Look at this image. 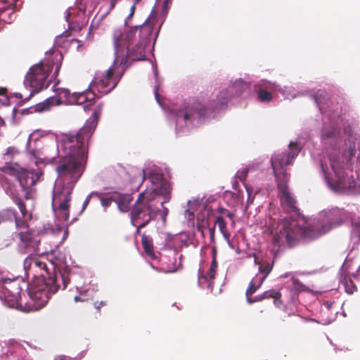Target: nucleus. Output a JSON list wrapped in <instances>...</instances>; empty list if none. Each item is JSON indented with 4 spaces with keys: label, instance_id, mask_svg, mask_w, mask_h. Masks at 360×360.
Here are the masks:
<instances>
[{
    "label": "nucleus",
    "instance_id": "obj_44",
    "mask_svg": "<svg viewBox=\"0 0 360 360\" xmlns=\"http://www.w3.org/2000/svg\"><path fill=\"white\" fill-rule=\"evenodd\" d=\"M292 281L293 287L296 290L302 291L304 289V285L301 282H300L298 279L293 278L292 279Z\"/></svg>",
    "mask_w": 360,
    "mask_h": 360
},
{
    "label": "nucleus",
    "instance_id": "obj_34",
    "mask_svg": "<svg viewBox=\"0 0 360 360\" xmlns=\"http://www.w3.org/2000/svg\"><path fill=\"white\" fill-rule=\"evenodd\" d=\"M264 280L265 276H262V278H260L259 283L258 285H256L255 283H253V281H251L250 283L249 287L246 290L245 295L250 296L254 294L260 288Z\"/></svg>",
    "mask_w": 360,
    "mask_h": 360
},
{
    "label": "nucleus",
    "instance_id": "obj_37",
    "mask_svg": "<svg viewBox=\"0 0 360 360\" xmlns=\"http://www.w3.org/2000/svg\"><path fill=\"white\" fill-rule=\"evenodd\" d=\"M344 285L345 288V291L348 294H352L354 290H356V286L351 278H345Z\"/></svg>",
    "mask_w": 360,
    "mask_h": 360
},
{
    "label": "nucleus",
    "instance_id": "obj_38",
    "mask_svg": "<svg viewBox=\"0 0 360 360\" xmlns=\"http://www.w3.org/2000/svg\"><path fill=\"white\" fill-rule=\"evenodd\" d=\"M258 98L262 102H269L272 100V95L270 92L261 89L258 91Z\"/></svg>",
    "mask_w": 360,
    "mask_h": 360
},
{
    "label": "nucleus",
    "instance_id": "obj_24",
    "mask_svg": "<svg viewBox=\"0 0 360 360\" xmlns=\"http://www.w3.org/2000/svg\"><path fill=\"white\" fill-rule=\"evenodd\" d=\"M141 243L145 253L150 258L155 259L156 256L154 251L153 239L150 236L143 233L141 235Z\"/></svg>",
    "mask_w": 360,
    "mask_h": 360
},
{
    "label": "nucleus",
    "instance_id": "obj_5",
    "mask_svg": "<svg viewBox=\"0 0 360 360\" xmlns=\"http://www.w3.org/2000/svg\"><path fill=\"white\" fill-rule=\"evenodd\" d=\"M102 106L98 105L85 125L76 134L65 136L63 141L65 155L61 158H87L88 149L86 143L97 126Z\"/></svg>",
    "mask_w": 360,
    "mask_h": 360
},
{
    "label": "nucleus",
    "instance_id": "obj_36",
    "mask_svg": "<svg viewBox=\"0 0 360 360\" xmlns=\"http://www.w3.org/2000/svg\"><path fill=\"white\" fill-rule=\"evenodd\" d=\"M262 295L264 300L269 298H274V300H279L281 297V292L274 289L266 290L264 292Z\"/></svg>",
    "mask_w": 360,
    "mask_h": 360
},
{
    "label": "nucleus",
    "instance_id": "obj_32",
    "mask_svg": "<svg viewBox=\"0 0 360 360\" xmlns=\"http://www.w3.org/2000/svg\"><path fill=\"white\" fill-rule=\"evenodd\" d=\"M322 138L323 140H326L328 139H333L337 142L340 139V131L336 129H332L328 131L327 129H324L323 131Z\"/></svg>",
    "mask_w": 360,
    "mask_h": 360
},
{
    "label": "nucleus",
    "instance_id": "obj_31",
    "mask_svg": "<svg viewBox=\"0 0 360 360\" xmlns=\"http://www.w3.org/2000/svg\"><path fill=\"white\" fill-rule=\"evenodd\" d=\"M215 224H218L220 232L223 234L224 238L228 239L229 238L230 234L228 232L226 223L223 219V217L221 216H217L216 217L214 225Z\"/></svg>",
    "mask_w": 360,
    "mask_h": 360
},
{
    "label": "nucleus",
    "instance_id": "obj_21",
    "mask_svg": "<svg viewBox=\"0 0 360 360\" xmlns=\"http://www.w3.org/2000/svg\"><path fill=\"white\" fill-rule=\"evenodd\" d=\"M132 200L133 197L130 194L119 193L115 196V202L122 212H127L130 210Z\"/></svg>",
    "mask_w": 360,
    "mask_h": 360
},
{
    "label": "nucleus",
    "instance_id": "obj_49",
    "mask_svg": "<svg viewBox=\"0 0 360 360\" xmlns=\"http://www.w3.org/2000/svg\"><path fill=\"white\" fill-rule=\"evenodd\" d=\"M210 235V240L212 242L214 241V231H215V226L209 229Z\"/></svg>",
    "mask_w": 360,
    "mask_h": 360
},
{
    "label": "nucleus",
    "instance_id": "obj_6",
    "mask_svg": "<svg viewBox=\"0 0 360 360\" xmlns=\"http://www.w3.org/2000/svg\"><path fill=\"white\" fill-rule=\"evenodd\" d=\"M352 159H321V168L328 183L335 188L355 187Z\"/></svg>",
    "mask_w": 360,
    "mask_h": 360
},
{
    "label": "nucleus",
    "instance_id": "obj_9",
    "mask_svg": "<svg viewBox=\"0 0 360 360\" xmlns=\"http://www.w3.org/2000/svg\"><path fill=\"white\" fill-rule=\"evenodd\" d=\"M18 211L14 207H6L0 212L2 221H14L18 229L28 228V222L32 219V213L27 210L25 200L20 196L13 195L11 197Z\"/></svg>",
    "mask_w": 360,
    "mask_h": 360
},
{
    "label": "nucleus",
    "instance_id": "obj_48",
    "mask_svg": "<svg viewBox=\"0 0 360 360\" xmlns=\"http://www.w3.org/2000/svg\"><path fill=\"white\" fill-rule=\"evenodd\" d=\"M136 4H134V0H133V5L131 6V7L130 8V13L128 15L127 19L131 18L134 15L135 10H136Z\"/></svg>",
    "mask_w": 360,
    "mask_h": 360
},
{
    "label": "nucleus",
    "instance_id": "obj_41",
    "mask_svg": "<svg viewBox=\"0 0 360 360\" xmlns=\"http://www.w3.org/2000/svg\"><path fill=\"white\" fill-rule=\"evenodd\" d=\"M161 202H160V201H159V204H160V205H161V206H162V210H160V209L159 208V211L158 212V213L160 214V216H161V217H162V220L163 223H165V222H166V220H167V215H168V214H169V210H168V208H167V207H165V206H164V204H163V205H162V204H161Z\"/></svg>",
    "mask_w": 360,
    "mask_h": 360
},
{
    "label": "nucleus",
    "instance_id": "obj_61",
    "mask_svg": "<svg viewBox=\"0 0 360 360\" xmlns=\"http://www.w3.org/2000/svg\"><path fill=\"white\" fill-rule=\"evenodd\" d=\"M155 96H156V98L158 99V94L157 91L155 92Z\"/></svg>",
    "mask_w": 360,
    "mask_h": 360
},
{
    "label": "nucleus",
    "instance_id": "obj_27",
    "mask_svg": "<svg viewBox=\"0 0 360 360\" xmlns=\"http://www.w3.org/2000/svg\"><path fill=\"white\" fill-rule=\"evenodd\" d=\"M357 138L356 135L349 134L348 139L345 141V146H347V155L349 158H352L356 154V145L354 141H356Z\"/></svg>",
    "mask_w": 360,
    "mask_h": 360
},
{
    "label": "nucleus",
    "instance_id": "obj_50",
    "mask_svg": "<svg viewBox=\"0 0 360 360\" xmlns=\"http://www.w3.org/2000/svg\"><path fill=\"white\" fill-rule=\"evenodd\" d=\"M217 247L213 246L212 248V259L217 260Z\"/></svg>",
    "mask_w": 360,
    "mask_h": 360
},
{
    "label": "nucleus",
    "instance_id": "obj_4",
    "mask_svg": "<svg viewBox=\"0 0 360 360\" xmlns=\"http://www.w3.org/2000/svg\"><path fill=\"white\" fill-rule=\"evenodd\" d=\"M63 60V56L60 51L52 50L46 53L44 62H40L30 68L25 79V84L31 88L30 97L49 86L50 81H47V78L50 72L55 66L53 75L56 77Z\"/></svg>",
    "mask_w": 360,
    "mask_h": 360
},
{
    "label": "nucleus",
    "instance_id": "obj_8",
    "mask_svg": "<svg viewBox=\"0 0 360 360\" xmlns=\"http://www.w3.org/2000/svg\"><path fill=\"white\" fill-rule=\"evenodd\" d=\"M274 174L277 182L281 202L293 210H297L296 200L288 189L287 167L292 164L290 159H271Z\"/></svg>",
    "mask_w": 360,
    "mask_h": 360
},
{
    "label": "nucleus",
    "instance_id": "obj_26",
    "mask_svg": "<svg viewBox=\"0 0 360 360\" xmlns=\"http://www.w3.org/2000/svg\"><path fill=\"white\" fill-rule=\"evenodd\" d=\"M101 4L100 10L103 11V15L109 14L115 7L120 0H98Z\"/></svg>",
    "mask_w": 360,
    "mask_h": 360
},
{
    "label": "nucleus",
    "instance_id": "obj_54",
    "mask_svg": "<svg viewBox=\"0 0 360 360\" xmlns=\"http://www.w3.org/2000/svg\"><path fill=\"white\" fill-rule=\"evenodd\" d=\"M136 226H137V229H136V234H141V229L142 228H140V223L136 224Z\"/></svg>",
    "mask_w": 360,
    "mask_h": 360
},
{
    "label": "nucleus",
    "instance_id": "obj_13",
    "mask_svg": "<svg viewBox=\"0 0 360 360\" xmlns=\"http://www.w3.org/2000/svg\"><path fill=\"white\" fill-rule=\"evenodd\" d=\"M83 165L80 159H62L56 167L58 176H70L72 182H76L83 172Z\"/></svg>",
    "mask_w": 360,
    "mask_h": 360
},
{
    "label": "nucleus",
    "instance_id": "obj_46",
    "mask_svg": "<svg viewBox=\"0 0 360 360\" xmlns=\"http://www.w3.org/2000/svg\"><path fill=\"white\" fill-rule=\"evenodd\" d=\"M95 193L96 192H94V193H91V194H89L85 199V200L83 202V205H82V212L84 211V210L88 206V205L89 204V202H90V200H91V198L93 195H95Z\"/></svg>",
    "mask_w": 360,
    "mask_h": 360
},
{
    "label": "nucleus",
    "instance_id": "obj_3",
    "mask_svg": "<svg viewBox=\"0 0 360 360\" xmlns=\"http://www.w3.org/2000/svg\"><path fill=\"white\" fill-rule=\"evenodd\" d=\"M24 269L34 278H41L45 289H37L32 294L33 300H39L36 309L43 307L49 301V293L54 294L62 288L65 290L70 282V270L64 268L56 270L53 263L49 266L42 259L30 255L24 261Z\"/></svg>",
    "mask_w": 360,
    "mask_h": 360
},
{
    "label": "nucleus",
    "instance_id": "obj_56",
    "mask_svg": "<svg viewBox=\"0 0 360 360\" xmlns=\"http://www.w3.org/2000/svg\"><path fill=\"white\" fill-rule=\"evenodd\" d=\"M170 1L171 0H165L164 1V5L165 6H166L167 5V4L170 3Z\"/></svg>",
    "mask_w": 360,
    "mask_h": 360
},
{
    "label": "nucleus",
    "instance_id": "obj_2",
    "mask_svg": "<svg viewBox=\"0 0 360 360\" xmlns=\"http://www.w3.org/2000/svg\"><path fill=\"white\" fill-rule=\"evenodd\" d=\"M155 18H148L145 22L131 27L126 33L121 30H115L112 34L115 50V63L128 66V61L146 59L145 49L150 43Z\"/></svg>",
    "mask_w": 360,
    "mask_h": 360
},
{
    "label": "nucleus",
    "instance_id": "obj_52",
    "mask_svg": "<svg viewBox=\"0 0 360 360\" xmlns=\"http://www.w3.org/2000/svg\"><path fill=\"white\" fill-rule=\"evenodd\" d=\"M193 115V112L192 113H189V112H186L184 114V120H187L190 119Z\"/></svg>",
    "mask_w": 360,
    "mask_h": 360
},
{
    "label": "nucleus",
    "instance_id": "obj_22",
    "mask_svg": "<svg viewBox=\"0 0 360 360\" xmlns=\"http://www.w3.org/2000/svg\"><path fill=\"white\" fill-rule=\"evenodd\" d=\"M0 291L7 293H13L15 296L20 295L21 288L17 280L0 281Z\"/></svg>",
    "mask_w": 360,
    "mask_h": 360
},
{
    "label": "nucleus",
    "instance_id": "obj_15",
    "mask_svg": "<svg viewBox=\"0 0 360 360\" xmlns=\"http://www.w3.org/2000/svg\"><path fill=\"white\" fill-rule=\"evenodd\" d=\"M0 171L14 176L23 190L27 188V179L29 176V173L27 169L20 167L18 164L12 162H6L4 166H0Z\"/></svg>",
    "mask_w": 360,
    "mask_h": 360
},
{
    "label": "nucleus",
    "instance_id": "obj_43",
    "mask_svg": "<svg viewBox=\"0 0 360 360\" xmlns=\"http://www.w3.org/2000/svg\"><path fill=\"white\" fill-rule=\"evenodd\" d=\"M264 298L263 297V295H259L255 297H250L249 296H247V302L249 303V304H252L254 302H261L262 300H264Z\"/></svg>",
    "mask_w": 360,
    "mask_h": 360
},
{
    "label": "nucleus",
    "instance_id": "obj_63",
    "mask_svg": "<svg viewBox=\"0 0 360 360\" xmlns=\"http://www.w3.org/2000/svg\"><path fill=\"white\" fill-rule=\"evenodd\" d=\"M72 41H77V39H72Z\"/></svg>",
    "mask_w": 360,
    "mask_h": 360
},
{
    "label": "nucleus",
    "instance_id": "obj_55",
    "mask_svg": "<svg viewBox=\"0 0 360 360\" xmlns=\"http://www.w3.org/2000/svg\"><path fill=\"white\" fill-rule=\"evenodd\" d=\"M44 162L43 159H39V160L35 162V164L37 165L39 163Z\"/></svg>",
    "mask_w": 360,
    "mask_h": 360
},
{
    "label": "nucleus",
    "instance_id": "obj_64",
    "mask_svg": "<svg viewBox=\"0 0 360 360\" xmlns=\"http://www.w3.org/2000/svg\"><path fill=\"white\" fill-rule=\"evenodd\" d=\"M58 83V81L57 82L55 83V85L54 86H56Z\"/></svg>",
    "mask_w": 360,
    "mask_h": 360
},
{
    "label": "nucleus",
    "instance_id": "obj_20",
    "mask_svg": "<svg viewBox=\"0 0 360 360\" xmlns=\"http://www.w3.org/2000/svg\"><path fill=\"white\" fill-rule=\"evenodd\" d=\"M312 97L319 106L321 113H326L327 112L334 111L338 109L337 106L332 107L333 102L328 97V94L324 90H319ZM336 105H338V104H336Z\"/></svg>",
    "mask_w": 360,
    "mask_h": 360
},
{
    "label": "nucleus",
    "instance_id": "obj_51",
    "mask_svg": "<svg viewBox=\"0 0 360 360\" xmlns=\"http://www.w3.org/2000/svg\"><path fill=\"white\" fill-rule=\"evenodd\" d=\"M54 360H71V358L65 356V355H60L56 356Z\"/></svg>",
    "mask_w": 360,
    "mask_h": 360
},
{
    "label": "nucleus",
    "instance_id": "obj_28",
    "mask_svg": "<svg viewBox=\"0 0 360 360\" xmlns=\"http://www.w3.org/2000/svg\"><path fill=\"white\" fill-rule=\"evenodd\" d=\"M224 196L229 199L228 203L232 206L236 205L242 200V196L240 191H226Z\"/></svg>",
    "mask_w": 360,
    "mask_h": 360
},
{
    "label": "nucleus",
    "instance_id": "obj_33",
    "mask_svg": "<svg viewBox=\"0 0 360 360\" xmlns=\"http://www.w3.org/2000/svg\"><path fill=\"white\" fill-rule=\"evenodd\" d=\"M95 195L100 199L101 205L105 208L110 207L112 202H115V196L103 198L102 197V194L98 192L95 193Z\"/></svg>",
    "mask_w": 360,
    "mask_h": 360
},
{
    "label": "nucleus",
    "instance_id": "obj_57",
    "mask_svg": "<svg viewBox=\"0 0 360 360\" xmlns=\"http://www.w3.org/2000/svg\"><path fill=\"white\" fill-rule=\"evenodd\" d=\"M295 319H296V322H297L298 321H302V318H301L300 316H296Z\"/></svg>",
    "mask_w": 360,
    "mask_h": 360
},
{
    "label": "nucleus",
    "instance_id": "obj_39",
    "mask_svg": "<svg viewBox=\"0 0 360 360\" xmlns=\"http://www.w3.org/2000/svg\"><path fill=\"white\" fill-rule=\"evenodd\" d=\"M21 155V152L19 148L15 146L8 147L6 152L4 153V155L6 156H19Z\"/></svg>",
    "mask_w": 360,
    "mask_h": 360
},
{
    "label": "nucleus",
    "instance_id": "obj_14",
    "mask_svg": "<svg viewBox=\"0 0 360 360\" xmlns=\"http://www.w3.org/2000/svg\"><path fill=\"white\" fill-rule=\"evenodd\" d=\"M72 96V94H71L68 89H60L58 91V96H51L44 102L37 103L34 106V111L38 112L47 111L49 110L54 105H60L63 102L67 104H70V100Z\"/></svg>",
    "mask_w": 360,
    "mask_h": 360
},
{
    "label": "nucleus",
    "instance_id": "obj_60",
    "mask_svg": "<svg viewBox=\"0 0 360 360\" xmlns=\"http://www.w3.org/2000/svg\"><path fill=\"white\" fill-rule=\"evenodd\" d=\"M176 269H174L172 270H169L167 272H174V271H176Z\"/></svg>",
    "mask_w": 360,
    "mask_h": 360
},
{
    "label": "nucleus",
    "instance_id": "obj_45",
    "mask_svg": "<svg viewBox=\"0 0 360 360\" xmlns=\"http://www.w3.org/2000/svg\"><path fill=\"white\" fill-rule=\"evenodd\" d=\"M352 236L360 240V221L355 224L352 230Z\"/></svg>",
    "mask_w": 360,
    "mask_h": 360
},
{
    "label": "nucleus",
    "instance_id": "obj_16",
    "mask_svg": "<svg viewBox=\"0 0 360 360\" xmlns=\"http://www.w3.org/2000/svg\"><path fill=\"white\" fill-rule=\"evenodd\" d=\"M41 134V131H34L27 140L29 155L34 158L45 155L44 150H45L46 137Z\"/></svg>",
    "mask_w": 360,
    "mask_h": 360
},
{
    "label": "nucleus",
    "instance_id": "obj_42",
    "mask_svg": "<svg viewBox=\"0 0 360 360\" xmlns=\"http://www.w3.org/2000/svg\"><path fill=\"white\" fill-rule=\"evenodd\" d=\"M217 211L219 213L225 214L226 217H228L230 219H233L235 216L233 212H231L224 207H219Z\"/></svg>",
    "mask_w": 360,
    "mask_h": 360
},
{
    "label": "nucleus",
    "instance_id": "obj_29",
    "mask_svg": "<svg viewBox=\"0 0 360 360\" xmlns=\"http://www.w3.org/2000/svg\"><path fill=\"white\" fill-rule=\"evenodd\" d=\"M255 263L259 264V271L260 273L264 274V275L263 276H265V278H266L267 275L271 271L273 268V262L264 261L262 262H258L257 261V257L255 255Z\"/></svg>",
    "mask_w": 360,
    "mask_h": 360
},
{
    "label": "nucleus",
    "instance_id": "obj_47",
    "mask_svg": "<svg viewBox=\"0 0 360 360\" xmlns=\"http://www.w3.org/2000/svg\"><path fill=\"white\" fill-rule=\"evenodd\" d=\"M107 304V302L106 301H101V302H96L94 303V307L98 310L99 311L100 309L102 307H104Z\"/></svg>",
    "mask_w": 360,
    "mask_h": 360
},
{
    "label": "nucleus",
    "instance_id": "obj_40",
    "mask_svg": "<svg viewBox=\"0 0 360 360\" xmlns=\"http://www.w3.org/2000/svg\"><path fill=\"white\" fill-rule=\"evenodd\" d=\"M249 169L248 167H243L239 169L236 174L237 179H238L240 181H244L247 177Z\"/></svg>",
    "mask_w": 360,
    "mask_h": 360
},
{
    "label": "nucleus",
    "instance_id": "obj_17",
    "mask_svg": "<svg viewBox=\"0 0 360 360\" xmlns=\"http://www.w3.org/2000/svg\"><path fill=\"white\" fill-rule=\"evenodd\" d=\"M96 96H98L90 88L82 93H73L70 100V105H83L84 110L87 111L94 105Z\"/></svg>",
    "mask_w": 360,
    "mask_h": 360
},
{
    "label": "nucleus",
    "instance_id": "obj_62",
    "mask_svg": "<svg viewBox=\"0 0 360 360\" xmlns=\"http://www.w3.org/2000/svg\"><path fill=\"white\" fill-rule=\"evenodd\" d=\"M25 198L27 199L28 198V193L26 194L25 195Z\"/></svg>",
    "mask_w": 360,
    "mask_h": 360
},
{
    "label": "nucleus",
    "instance_id": "obj_59",
    "mask_svg": "<svg viewBox=\"0 0 360 360\" xmlns=\"http://www.w3.org/2000/svg\"><path fill=\"white\" fill-rule=\"evenodd\" d=\"M141 0H134V4H138Z\"/></svg>",
    "mask_w": 360,
    "mask_h": 360
},
{
    "label": "nucleus",
    "instance_id": "obj_12",
    "mask_svg": "<svg viewBox=\"0 0 360 360\" xmlns=\"http://www.w3.org/2000/svg\"><path fill=\"white\" fill-rule=\"evenodd\" d=\"M19 242L18 248L23 252L32 255L33 253H39V246L41 243V235L38 231L27 229L20 231L18 234Z\"/></svg>",
    "mask_w": 360,
    "mask_h": 360
},
{
    "label": "nucleus",
    "instance_id": "obj_53",
    "mask_svg": "<svg viewBox=\"0 0 360 360\" xmlns=\"http://www.w3.org/2000/svg\"><path fill=\"white\" fill-rule=\"evenodd\" d=\"M75 302H84V301H86V300L84 298H82L79 296H75Z\"/></svg>",
    "mask_w": 360,
    "mask_h": 360
},
{
    "label": "nucleus",
    "instance_id": "obj_35",
    "mask_svg": "<svg viewBox=\"0 0 360 360\" xmlns=\"http://www.w3.org/2000/svg\"><path fill=\"white\" fill-rule=\"evenodd\" d=\"M193 112L196 113L200 118H202L206 115L207 108L201 103L195 102L193 105Z\"/></svg>",
    "mask_w": 360,
    "mask_h": 360
},
{
    "label": "nucleus",
    "instance_id": "obj_10",
    "mask_svg": "<svg viewBox=\"0 0 360 360\" xmlns=\"http://www.w3.org/2000/svg\"><path fill=\"white\" fill-rule=\"evenodd\" d=\"M117 63H114L113 66L110 67L105 73L97 74L91 82L89 88L97 94L98 97L110 93L117 85L126 69L124 66L122 65V71L117 72L115 67Z\"/></svg>",
    "mask_w": 360,
    "mask_h": 360
},
{
    "label": "nucleus",
    "instance_id": "obj_7",
    "mask_svg": "<svg viewBox=\"0 0 360 360\" xmlns=\"http://www.w3.org/2000/svg\"><path fill=\"white\" fill-rule=\"evenodd\" d=\"M158 205L159 200L154 192L144 191L140 193L130 212L131 224L136 226L140 223V228H144L155 218L159 211Z\"/></svg>",
    "mask_w": 360,
    "mask_h": 360
},
{
    "label": "nucleus",
    "instance_id": "obj_18",
    "mask_svg": "<svg viewBox=\"0 0 360 360\" xmlns=\"http://www.w3.org/2000/svg\"><path fill=\"white\" fill-rule=\"evenodd\" d=\"M71 198L70 191L57 193L54 196V200L58 201V217L63 221H66L69 219V202Z\"/></svg>",
    "mask_w": 360,
    "mask_h": 360
},
{
    "label": "nucleus",
    "instance_id": "obj_1",
    "mask_svg": "<svg viewBox=\"0 0 360 360\" xmlns=\"http://www.w3.org/2000/svg\"><path fill=\"white\" fill-rule=\"evenodd\" d=\"M349 218V212L338 207L321 211L309 224H300L295 219L284 218L278 224V232L274 236V245L280 247L286 243L292 247L301 238L316 239L340 226Z\"/></svg>",
    "mask_w": 360,
    "mask_h": 360
},
{
    "label": "nucleus",
    "instance_id": "obj_19",
    "mask_svg": "<svg viewBox=\"0 0 360 360\" xmlns=\"http://www.w3.org/2000/svg\"><path fill=\"white\" fill-rule=\"evenodd\" d=\"M246 86V84H245L242 80H238L236 81L233 86L229 87V89L221 91L217 98L216 108L226 104L228 100L233 95L234 92L236 95H240L242 90H243Z\"/></svg>",
    "mask_w": 360,
    "mask_h": 360
},
{
    "label": "nucleus",
    "instance_id": "obj_25",
    "mask_svg": "<svg viewBox=\"0 0 360 360\" xmlns=\"http://www.w3.org/2000/svg\"><path fill=\"white\" fill-rule=\"evenodd\" d=\"M218 268V263L217 260L212 259V262L207 275L202 274L199 276V281L204 280L205 281H212L215 278L216 272Z\"/></svg>",
    "mask_w": 360,
    "mask_h": 360
},
{
    "label": "nucleus",
    "instance_id": "obj_11",
    "mask_svg": "<svg viewBox=\"0 0 360 360\" xmlns=\"http://www.w3.org/2000/svg\"><path fill=\"white\" fill-rule=\"evenodd\" d=\"M144 179H148L153 188L150 190L155 193V196L161 195L164 198L162 205L168 202L172 197V184L166 179L164 178L162 169L153 165L149 168L143 169Z\"/></svg>",
    "mask_w": 360,
    "mask_h": 360
},
{
    "label": "nucleus",
    "instance_id": "obj_23",
    "mask_svg": "<svg viewBox=\"0 0 360 360\" xmlns=\"http://www.w3.org/2000/svg\"><path fill=\"white\" fill-rule=\"evenodd\" d=\"M20 295H15L13 293H7L0 291V300L10 308L19 309Z\"/></svg>",
    "mask_w": 360,
    "mask_h": 360
},
{
    "label": "nucleus",
    "instance_id": "obj_30",
    "mask_svg": "<svg viewBox=\"0 0 360 360\" xmlns=\"http://www.w3.org/2000/svg\"><path fill=\"white\" fill-rule=\"evenodd\" d=\"M302 146L297 142L291 141L289 144V151L287 158H296L301 152Z\"/></svg>",
    "mask_w": 360,
    "mask_h": 360
},
{
    "label": "nucleus",
    "instance_id": "obj_58",
    "mask_svg": "<svg viewBox=\"0 0 360 360\" xmlns=\"http://www.w3.org/2000/svg\"><path fill=\"white\" fill-rule=\"evenodd\" d=\"M4 93H5V90H4V89H1V90H0V94H1V95H4Z\"/></svg>",
    "mask_w": 360,
    "mask_h": 360
}]
</instances>
